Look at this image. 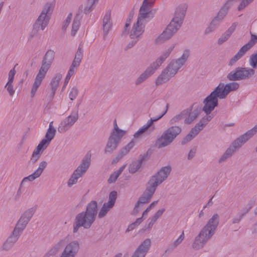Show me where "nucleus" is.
<instances>
[{"label": "nucleus", "mask_w": 257, "mask_h": 257, "mask_svg": "<svg viewBox=\"0 0 257 257\" xmlns=\"http://www.w3.org/2000/svg\"><path fill=\"white\" fill-rule=\"evenodd\" d=\"M47 166V163L46 161H42L39 165V167L38 169L34 171V172L29 175L27 177H25L22 181L20 186L19 187V188L18 190V191L17 192L16 195L15 196V199L16 200H18L20 198L21 194H22V188L23 185L27 181H33L39 177L41 174H42L43 172L44 171V169L46 168Z\"/></svg>", "instance_id": "ddd939ff"}, {"label": "nucleus", "mask_w": 257, "mask_h": 257, "mask_svg": "<svg viewBox=\"0 0 257 257\" xmlns=\"http://www.w3.org/2000/svg\"><path fill=\"white\" fill-rule=\"evenodd\" d=\"M257 132V124L245 134L240 136L235 139L227 149L222 156L219 158V163L225 161L230 157L233 153L245 143L249 139L254 136Z\"/></svg>", "instance_id": "39448f33"}, {"label": "nucleus", "mask_w": 257, "mask_h": 257, "mask_svg": "<svg viewBox=\"0 0 257 257\" xmlns=\"http://www.w3.org/2000/svg\"><path fill=\"white\" fill-rule=\"evenodd\" d=\"M46 74V73L39 71L35 77L34 82L32 85L30 92L31 97L32 98L34 97L36 95V92L41 85L43 79L45 78Z\"/></svg>", "instance_id": "a878e982"}, {"label": "nucleus", "mask_w": 257, "mask_h": 257, "mask_svg": "<svg viewBox=\"0 0 257 257\" xmlns=\"http://www.w3.org/2000/svg\"><path fill=\"white\" fill-rule=\"evenodd\" d=\"M83 52L82 49L79 47L74 59L81 62L83 57Z\"/></svg>", "instance_id": "052dcab7"}, {"label": "nucleus", "mask_w": 257, "mask_h": 257, "mask_svg": "<svg viewBox=\"0 0 257 257\" xmlns=\"http://www.w3.org/2000/svg\"><path fill=\"white\" fill-rule=\"evenodd\" d=\"M237 24V23L236 22L232 23L230 27H229L228 29L225 31V32L231 36L232 33L235 30Z\"/></svg>", "instance_id": "0e129e2a"}, {"label": "nucleus", "mask_w": 257, "mask_h": 257, "mask_svg": "<svg viewBox=\"0 0 257 257\" xmlns=\"http://www.w3.org/2000/svg\"><path fill=\"white\" fill-rule=\"evenodd\" d=\"M200 110V108H195L194 106H192L190 110L189 109L184 110V111L186 112L184 122L186 124L192 123L199 116Z\"/></svg>", "instance_id": "393cba45"}, {"label": "nucleus", "mask_w": 257, "mask_h": 257, "mask_svg": "<svg viewBox=\"0 0 257 257\" xmlns=\"http://www.w3.org/2000/svg\"><path fill=\"white\" fill-rule=\"evenodd\" d=\"M116 197L117 193L116 191H113L110 193L108 202L103 204L102 208L98 213V217L99 218H102L105 216L110 209L113 207Z\"/></svg>", "instance_id": "f3484780"}, {"label": "nucleus", "mask_w": 257, "mask_h": 257, "mask_svg": "<svg viewBox=\"0 0 257 257\" xmlns=\"http://www.w3.org/2000/svg\"><path fill=\"white\" fill-rule=\"evenodd\" d=\"M78 111L72 112L68 116L62 120L59 124L58 131L64 133L67 131L78 120Z\"/></svg>", "instance_id": "4468645a"}, {"label": "nucleus", "mask_w": 257, "mask_h": 257, "mask_svg": "<svg viewBox=\"0 0 257 257\" xmlns=\"http://www.w3.org/2000/svg\"><path fill=\"white\" fill-rule=\"evenodd\" d=\"M99 0H87V5L84 9V12L85 14L88 13L92 11L94 6L97 4Z\"/></svg>", "instance_id": "49530a36"}, {"label": "nucleus", "mask_w": 257, "mask_h": 257, "mask_svg": "<svg viewBox=\"0 0 257 257\" xmlns=\"http://www.w3.org/2000/svg\"><path fill=\"white\" fill-rule=\"evenodd\" d=\"M62 76L61 73H57L54 75L53 78L52 79L50 83L51 92L50 96L51 97H53L54 96L56 91L60 83Z\"/></svg>", "instance_id": "7c9ffc66"}, {"label": "nucleus", "mask_w": 257, "mask_h": 257, "mask_svg": "<svg viewBox=\"0 0 257 257\" xmlns=\"http://www.w3.org/2000/svg\"><path fill=\"white\" fill-rule=\"evenodd\" d=\"M165 211V209L164 208L159 209L155 213V214L153 216H152V217H150L148 219V228H151L153 226V225L155 224L156 221L162 215Z\"/></svg>", "instance_id": "c9c22d12"}, {"label": "nucleus", "mask_w": 257, "mask_h": 257, "mask_svg": "<svg viewBox=\"0 0 257 257\" xmlns=\"http://www.w3.org/2000/svg\"><path fill=\"white\" fill-rule=\"evenodd\" d=\"M110 12L107 11L106 12L103 19V31L104 37H106L111 28L112 22L110 20Z\"/></svg>", "instance_id": "c756f323"}, {"label": "nucleus", "mask_w": 257, "mask_h": 257, "mask_svg": "<svg viewBox=\"0 0 257 257\" xmlns=\"http://www.w3.org/2000/svg\"><path fill=\"white\" fill-rule=\"evenodd\" d=\"M155 0H144L143 4L139 11V16L138 19L143 21L149 17L151 12V8Z\"/></svg>", "instance_id": "412c9836"}, {"label": "nucleus", "mask_w": 257, "mask_h": 257, "mask_svg": "<svg viewBox=\"0 0 257 257\" xmlns=\"http://www.w3.org/2000/svg\"><path fill=\"white\" fill-rule=\"evenodd\" d=\"M171 171L170 166L162 167L157 173L152 176L146 185V188L138 201L136 206V212L142 204L148 203L151 199L157 187L168 177Z\"/></svg>", "instance_id": "f257e3e1"}, {"label": "nucleus", "mask_w": 257, "mask_h": 257, "mask_svg": "<svg viewBox=\"0 0 257 257\" xmlns=\"http://www.w3.org/2000/svg\"><path fill=\"white\" fill-rule=\"evenodd\" d=\"M68 243V239L67 237L63 238L60 239L56 243H55L46 254L45 256L50 257V256L55 255L60 250L65 246Z\"/></svg>", "instance_id": "b1692460"}, {"label": "nucleus", "mask_w": 257, "mask_h": 257, "mask_svg": "<svg viewBox=\"0 0 257 257\" xmlns=\"http://www.w3.org/2000/svg\"><path fill=\"white\" fill-rule=\"evenodd\" d=\"M219 221V215L217 213L213 214L195 237L192 244L193 248L199 250L204 247L208 241L214 234L218 225Z\"/></svg>", "instance_id": "f03ea898"}, {"label": "nucleus", "mask_w": 257, "mask_h": 257, "mask_svg": "<svg viewBox=\"0 0 257 257\" xmlns=\"http://www.w3.org/2000/svg\"><path fill=\"white\" fill-rule=\"evenodd\" d=\"M72 16V15L71 13L69 14L64 22V25L62 27L63 30H65L67 27L69 26L71 21Z\"/></svg>", "instance_id": "69168bd1"}, {"label": "nucleus", "mask_w": 257, "mask_h": 257, "mask_svg": "<svg viewBox=\"0 0 257 257\" xmlns=\"http://www.w3.org/2000/svg\"><path fill=\"white\" fill-rule=\"evenodd\" d=\"M157 70V69L152 64H151L146 68L145 71L143 72L136 79L135 82L136 85H139L141 84L143 82L145 81L147 79L153 75Z\"/></svg>", "instance_id": "5701e85b"}, {"label": "nucleus", "mask_w": 257, "mask_h": 257, "mask_svg": "<svg viewBox=\"0 0 257 257\" xmlns=\"http://www.w3.org/2000/svg\"><path fill=\"white\" fill-rule=\"evenodd\" d=\"M90 162L91 155L87 154L82 159L81 164L75 170L83 176L89 167Z\"/></svg>", "instance_id": "c85d7f7f"}, {"label": "nucleus", "mask_w": 257, "mask_h": 257, "mask_svg": "<svg viewBox=\"0 0 257 257\" xmlns=\"http://www.w3.org/2000/svg\"><path fill=\"white\" fill-rule=\"evenodd\" d=\"M141 163L140 162H135L130 164L129 166V172L131 173H134L138 171L140 168Z\"/></svg>", "instance_id": "864d4df0"}, {"label": "nucleus", "mask_w": 257, "mask_h": 257, "mask_svg": "<svg viewBox=\"0 0 257 257\" xmlns=\"http://www.w3.org/2000/svg\"><path fill=\"white\" fill-rule=\"evenodd\" d=\"M186 8L179 6L176 9L175 15L166 30L156 39L158 43H162L169 39L180 29L184 20Z\"/></svg>", "instance_id": "20e7f679"}, {"label": "nucleus", "mask_w": 257, "mask_h": 257, "mask_svg": "<svg viewBox=\"0 0 257 257\" xmlns=\"http://www.w3.org/2000/svg\"><path fill=\"white\" fill-rule=\"evenodd\" d=\"M78 93V90L76 87H74L72 88L69 94L70 99L71 100H74L77 97Z\"/></svg>", "instance_id": "13d9d810"}, {"label": "nucleus", "mask_w": 257, "mask_h": 257, "mask_svg": "<svg viewBox=\"0 0 257 257\" xmlns=\"http://www.w3.org/2000/svg\"><path fill=\"white\" fill-rule=\"evenodd\" d=\"M50 144L49 142L43 139L37 146L35 150L42 154Z\"/></svg>", "instance_id": "79ce46f5"}, {"label": "nucleus", "mask_w": 257, "mask_h": 257, "mask_svg": "<svg viewBox=\"0 0 257 257\" xmlns=\"http://www.w3.org/2000/svg\"><path fill=\"white\" fill-rule=\"evenodd\" d=\"M56 133V130L53 126V121L49 123V127L45 136L44 139L51 143L54 138Z\"/></svg>", "instance_id": "f704fd0d"}, {"label": "nucleus", "mask_w": 257, "mask_h": 257, "mask_svg": "<svg viewBox=\"0 0 257 257\" xmlns=\"http://www.w3.org/2000/svg\"><path fill=\"white\" fill-rule=\"evenodd\" d=\"M82 176V175L80 174V173H78L76 170H74L70 178L68 180V186L69 187H71L73 185L75 184L77 182L78 179Z\"/></svg>", "instance_id": "ea45409f"}, {"label": "nucleus", "mask_w": 257, "mask_h": 257, "mask_svg": "<svg viewBox=\"0 0 257 257\" xmlns=\"http://www.w3.org/2000/svg\"><path fill=\"white\" fill-rule=\"evenodd\" d=\"M255 74L254 69L249 67H236L227 75L226 78L229 81H239L248 79Z\"/></svg>", "instance_id": "1a4fd4ad"}, {"label": "nucleus", "mask_w": 257, "mask_h": 257, "mask_svg": "<svg viewBox=\"0 0 257 257\" xmlns=\"http://www.w3.org/2000/svg\"><path fill=\"white\" fill-rule=\"evenodd\" d=\"M249 64L251 67V68L254 69L257 67V53H254L251 55L249 59Z\"/></svg>", "instance_id": "603ef678"}, {"label": "nucleus", "mask_w": 257, "mask_h": 257, "mask_svg": "<svg viewBox=\"0 0 257 257\" xmlns=\"http://www.w3.org/2000/svg\"><path fill=\"white\" fill-rule=\"evenodd\" d=\"M143 219L142 217L137 218V220L133 223L130 224L126 229V231L128 232L133 230L135 229L137 226H138L139 224H140L143 221Z\"/></svg>", "instance_id": "5fc2aeb1"}, {"label": "nucleus", "mask_w": 257, "mask_h": 257, "mask_svg": "<svg viewBox=\"0 0 257 257\" xmlns=\"http://www.w3.org/2000/svg\"><path fill=\"white\" fill-rule=\"evenodd\" d=\"M171 78L167 72L164 69L156 79L155 84L157 86L161 85L167 82Z\"/></svg>", "instance_id": "e433bc0d"}, {"label": "nucleus", "mask_w": 257, "mask_h": 257, "mask_svg": "<svg viewBox=\"0 0 257 257\" xmlns=\"http://www.w3.org/2000/svg\"><path fill=\"white\" fill-rule=\"evenodd\" d=\"M185 114H186V112L183 110L180 113L175 115L170 120V124H172L175 123L182 119H185Z\"/></svg>", "instance_id": "8fccbe9b"}, {"label": "nucleus", "mask_w": 257, "mask_h": 257, "mask_svg": "<svg viewBox=\"0 0 257 257\" xmlns=\"http://www.w3.org/2000/svg\"><path fill=\"white\" fill-rule=\"evenodd\" d=\"M254 1V0H242L237 8L238 10L240 11L243 10Z\"/></svg>", "instance_id": "4d7b16f0"}, {"label": "nucleus", "mask_w": 257, "mask_h": 257, "mask_svg": "<svg viewBox=\"0 0 257 257\" xmlns=\"http://www.w3.org/2000/svg\"><path fill=\"white\" fill-rule=\"evenodd\" d=\"M146 23V21L138 19L137 22L134 24L130 32V36L131 39L139 40L145 31Z\"/></svg>", "instance_id": "dca6fc26"}, {"label": "nucleus", "mask_w": 257, "mask_h": 257, "mask_svg": "<svg viewBox=\"0 0 257 257\" xmlns=\"http://www.w3.org/2000/svg\"><path fill=\"white\" fill-rule=\"evenodd\" d=\"M138 41L139 40L137 39H132V41L130 42L125 47V50H127L128 49L132 48Z\"/></svg>", "instance_id": "774afa93"}, {"label": "nucleus", "mask_w": 257, "mask_h": 257, "mask_svg": "<svg viewBox=\"0 0 257 257\" xmlns=\"http://www.w3.org/2000/svg\"><path fill=\"white\" fill-rule=\"evenodd\" d=\"M16 73V71L15 70V68H14L12 69L9 72L8 74V81L9 82H12L14 83V77Z\"/></svg>", "instance_id": "e2e57ef3"}, {"label": "nucleus", "mask_w": 257, "mask_h": 257, "mask_svg": "<svg viewBox=\"0 0 257 257\" xmlns=\"http://www.w3.org/2000/svg\"><path fill=\"white\" fill-rule=\"evenodd\" d=\"M185 239V235L184 231L180 235V236L172 243L169 247L171 250H173L180 245Z\"/></svg>", "instance_id": "de8ad7c7"}, {"label": "nucleus", "mask_w": 257, "mask_h": 257, "mask_svg": "<svg viewBox=\"0 0 257 257\" xmlns=\"http://www.w3.org/2000/svg\"><path fill=\"white\" fill-rule=\"evenodd\" d=\"M168 107V105H167V107ZM167 108H166V109L163 112V113L160 115L159 116H158V117H152L146 123L150 128L151 127L152 128V131H154L155 130V127L154 126H153V123L155 122V121H156L157 120H158L159 119H160V118H161L167 112Z\"/></svg>", "instance_id": "c03bdc74"}, {"label": "nucleus", "mask_w": 257, "mask_h": 257, "mask_svg": "<svg viewBox=\"0 0 257 257\" xmlns=\"http://www.w3.org/2000/svg\"><path fill=\"white\" fill-rule=\"evenodd\" d=\"M257 42V35L251 34V38L249 42L243 46L242 47L246 52L249 50L253 46H254Z\"/></svg>", "instance_id": "a19ab883"}, {"label": "nucleus", "mask_w": 257, "mask_h": 257, "mask_svg": "<svg viewBox=\"0 0 257 257\" xmlns=\"http://www.w3.org/2000/svg\"><path fill=\"white\" fill-rule=\"evenodd\" d=\"M50 144L49 142L43 139L37 146L35 150L42 154Z\"/></svg>", "instance_id": "37998d69"}, {"label": "nucleus", "mask_w": 257, "mask_h": 257, "mask_svg": "<svg viewBox=\"0 0 257 257\" xmlns=\"http://www.w3.org/2000/svg\"><path fill=\"white\" fill-rule=\"evenodd\" d=\"M135 141L134 140H132L129 143L119 151L117 154V158L118 159H120L123 157L127 155L130 152L131 150L135 146Z\"/></svg>", "instance_id": "473e14b6"}, {"label": "nucleus", "mask_w": 257, "mask_h": 257, "mask_svg": "<svg viewBox=\"0 0 257 257\" xmlns=\"http://www.w3.org/2000/svg\"><path fill=\"white\" fill-rule=\"evenodd\" d=\"M216 28L210 23L208 27L205 29L204 34L207 35L213 32Z\"/></svg>", "instance_id": "338daca9"}, {"label": "nucleus", "mask_w": 257, "mask_h": 257, "mask_svg": "<svg viewBox=\"0 0 257 257\" xmlns=\"http://www.w3.org/2000/svg\"><path fill=\"white\" fill-rule=\"evenodd\" d=\"M54 57L55 52L54 51L52 50L47 51L43 58L39 71L46 74L50 68Z\"/></svg>", "instance_id": "6ab92c4d"}, {"label": "nucleus", "mask_w": 257, "mask_h": 257, "mask_svg": "<svg viewBox=\"0 0 257 257\" xmlns=\"http://www.w3.org/2000/svg\"><path fill=\"white\" fill-rule=\"evenodd\" d=\"M36 210V208L35 207L27 209L21 216L13 231L21 235L31 219Z\"/></svg>", "instance_id": "9d476101"}, {"label": "nucleus", "mask_w": 257, "mask_h": 257, "mask_svg": "<svg viewBox=\"0 0 257 257\" xmlns=\"http://www.w3.org/2000/svg\"><path fill=\"white\" fill-rule=\"evenodd\" d=\"M80 248L79 243L74 240L67 243L60 257H75Z\"/></svg>", "instance_id": "a211bd4d"}, {"label": "nucleus", "mask_w": 257, "mask_h": 257, "mask_svg": "<svg viewBox=\"0 0 257 257\" xmlns=\"http://www.w3.org/2000/svg\"><path fill=\"white\" fill-rule=\"evenodd\" d=\"M171 77H173L177 73L178 70L170 63L167 67L164 69Z\"/></svg>", "instance_id": "3c124183"}, {"label": "nucleus", "mask_w": 257, "mask_h": 257, "mask_svg": "<svg viewBox=\"0 0 257 257\" xmlns=\"http://www.w3.org/2000/svg\"><path fill=\"white\" fill-rule=\"evenodd\" d=\"M41 155V153H40L38 152H36V151H35L34 150V151L33 152L32 155L31 156L30 161L32 163H35L39 159Z\"/></svg>", "instance_id": "680f3d73"}, {"label": "nucleus", "mask_w": 257, "mask_h": 257, "mask_svg": "<svg viewBox=\"0 0 257 257\" xmlns=\"http://www.w3.org/2000/svg\"><path fill=\"white\" fill-rule=\"evenodd\" d=\"M97 213V203L91 201L88 204L86 211L78 213L75 217L73 224V232L76 233L80 227L89 228L95 220Z\"/></svg>", "instance_id": "7ed1b4c3"}, {"label": "nucleus", "mask_w": 257, "mask_h": 257, "mask_svg": "<svg viewBox=\"0 0 257 257\" xmlns=\"http://www.w3.org/2000/svg\"><path fill=\"white\" fill-rule=\"evenodd\" d=\"M149 127L146 124H144L143 126L139 129V130L136 132L134 135V137L135 139H140L141 138L144 134L149 129Z\"/></svg>", "instance_id": "a18cd8bd"}, {"label": "nucleus", "mask_w": 257, "mask_h": 257, "mask_svg": "<svg viewBox=\"0 0 257 257\" xmlns=\"http://www.w3.org/2000/svg\"><path fill=\"white\" fill-rule=\"evenodd\" d=\"M5 88L6 89L10 96H13L14 95L15 89L13 82L7 81V83L5 86Z\"/></svg>", "instance_id": "09e8293b"}, {"label": "nucleus", "mask_w": 257, "mask_h": 257, "mask_svg": "<svg viewBox=\"0 0 257 257\" xmlns=\"http://www.w3.org/2000/svg\"><path fill=\"white\" fill-rule=\"evenodd\" d=\"M220 99L219 93L215 89L203 101L202 110L206 115H211V112L218 106V99Z\"/></svg>", "instance_id": "f8f14e48"}, {"label": "nucleus", "mask_w": 257, "mask_h": 257, "mask_svg": "<svg viewBox=\"0 0 257 257\" xmlns=\"http://www.w3.org/2000/svg\"><path fill=\"white\" fill-rule=\"evenodd\" d=\"M239 88V84L233 82L224 84L223 83H220L215 88L219 93L220 99H225L229 93L232 91H235Z\"/></svg>", "instance_id": "2eb2a0df"}, {"label": "nucleus", "mask_w": 257, "mask_h": 257, "mask_svg": "<svg viewBox=\"0 0 257 257\" xmlns=\"http://www.w3.org/2000/svg\"><path fill=\"white\" fill-rule=\"evenodd\" d=\"M76 72V69H74L72 67H70L69 70L68 72V73L66 75L65 80V85H67L69 80L70 79L71 77Z\"/></svg>", "instance_id": "bf43d9fd"}, {"label": "nucleus", "mask_w": 257, "mask_h": 257, "mask_svg": "<svg viewBox=\"0 0 257 257\" xmlns=\"http://www.w3.org/2000/svg\"><path fill=\"white\" fill-rule=\"evenodd\" d=\"M53 10V5L47 3L33 25V29L36 31L44 30L48 26L51 15Z\"/></svg>", "instance_id": "0eeeda50"}, {"label": "nucleus", "mask_w": 257, "mask_h": 257, "mask_svg": "<svg viewBox=\"0 0 257 257\" xmlns=\"http://www.w3.org/2000/svg\"><path fill=\"white\" fill-rule=\"evenodd\" d=\"M214 115H206L203 117L195 126L191 129L189 134L183 139L182 144L185 145L192 140L204 127L210 121Z\"/></svg>", "instance_id": "9b49d317"}, {"label": "nucleus", "mask_w": 257, "mask_h": 257, "mask_svg": "<svg viewBox=\"0 0 257 257\" xmlns=\"http://www.w3.org/2000/svg\"><path fill=\"white\" fill-rule=\"evenodd\" d=\"M151 245V240L149 238L146 239L137 248L131 257H145Z\"/></svg>", "instance_id": "aec40b11"}, {"label": "nucleus", "mask_w": 257, "mask_h": 257, "mask_svg": "<svg viewBox=\"0 0 257 257\" xmlns=\"http://www.w3.org/2000/svg\"><path fill=\"white\" fill-rule=\"evenodd\" d=\"M126 131L120 129L116 123L114 121V127L110 133L106 146L104 148L105 154H111L115 151L121 138L126 134Z\"/></svg>", "instance_id": "423d86ee"}, {"label": "nucleus", "mask_w": 257, "mask_h": 257, "mask_svg": "<svg viewBox=\"0 0 257 257\" xmlns=\"http://www.w3.org/2000/svg\"><path fill=\"white\" fill-rule=\"evenodd\" d=\"M181 128L178 126H172L167 129L156 141L159 148L169 145L176 137L181 133Z\"/></svg>", "instance_id": "6e6552de"}, {"label": "nucleus", "mask_w": 257, "mask_h": 257, "mask_svg": "<svg viewBox=\"0 0 257 257\" xmlns=\"http://www.w3.org/2000/svg\"><path fill=\"white\" fill-rule=\"evenodd\" d=\"M232 0L227 1L221 8L215 17L222 22L228 13V10L232 5Z\"/></svg>", "instance_id": "2f4dec72"}, {"label": "nucleus", "mask_w": 257, "mask_h": 257, "mask_svg": "<svg viewBox=\"0 0 257 257\" xmlns=\"http://www.w3.org/2000/svg\"><path fill=\"white\" fill-rule=\"evenodd\" d=\"M126 167V165L122 166L118 170L114 172L111 174L108 179V182L109 183H114L116 181L119 176L121 174L122 172L124 170Z\"/></svg>", "instance_id": "58836bf2"}, {"label": "nucleus", "mask_w": 257, "mask_h": 257, "mask_svg": "<svg viewBox=\"0 0 257 257\" xmlns=\"http://www.w3.org/2000/svg\"><path fill=\"white\" fill-rule=\"evenodd\" d=\"M21 235L14 231H12L1 246V250L3 251L10 250L16 243Z\"/></svg>", "instance_id": "4be33fe9"}, {"label": "nucleus", "mask_w": 257, "mask_h": 257, "mask_svg": "<svg viewBox=\"0 0 257 257\" xmlns=\"http://www.w3.org/2000/svg\"><path fill=\"white\" fill-rule=\"evenodd\" d=\"M230 37V36L224 32L221 36L218 38L217 40V43L218 45H221L223 44L224 42L227 41L229 38Z\"/></svg>", "instance_id": "6e6d98bb"}, {"label": "nucleus", "mask_w": 257, "mask_h": 257, "mask_svg": "<svg viewBox=\"0 0 257 257\" xmlns=\"http://www.w3.org/2000/svg\"><path fill=\"white\" fill-rule=\"evenodd\" d=\"M174 48V45H172L166 50H164L162 54L156 60L151 64L157 69L160 67L162 64L165 61L167 58L169 57L170 53Z\"/></svg>", "instance_id": "cd10ccee"}, {"label": "nucleus", "mask_w": 257, "mask_h": 257, "mask_svg": "<svg viewBox=\"0 0 257 257\" xmlns=\"http://www.w3.org/2000/svg\"><path fill=\"white\" fill-rule=\"evenodd\" d=\"M246 52V51L241 47L238 52L228 62V65L230 66L234 65L235 63L245 54Z\"/></svg>", "instance_id": "4c0bfd02"}, {"label": "nucleus", "mask_w": 257, "mask_h": 257, "mask_svg": "<svg viewBox=\"0 0 257 257\" xmlns=\"http://www.w3.org/2000/svg\"><path fill=\"white\" fill-rule=\"evenodd\" d=\"M190 55V51L186 49L184 51L182 56L175 60L172 61L170 63L178 71L181 68L186 62Z\"/></svg>", "instance_id": "bb28decb"}, {"label": "nucleus", "mask_w": 257, "mask_h": 257, "mask_svg": "<svg viewBox=\"0 0 257 257\" xmlns=\"http://www.w3.org/2000/svg\"><path fill=\"white\" fill-rule=\"evenodd\" d=\"M81 18L82 17L80 14H76L74 17L72 24V29L71 32V36H74L77 33L80 27Z\"/></svg>", "instance_id": "72a5a7b5"}]
</instances>
